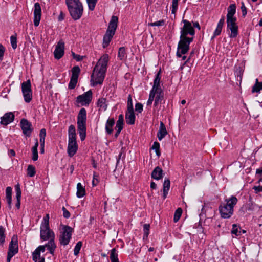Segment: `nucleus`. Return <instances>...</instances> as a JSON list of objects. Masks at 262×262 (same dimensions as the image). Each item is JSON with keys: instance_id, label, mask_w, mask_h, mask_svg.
<instances>
[{"instance_id": "f257e3e1", "label": "nucleus", "mask_w": 262, "mask_h": 262, "mask_svg": "<svg viewBox=\"0 0 262 262\" xmlns=\"http://www.w3.org/2000/svg\"><path fill=\"white\" fill-rule=\"evenodd\" d=\"M182 22L184 24L181 28V35L180 41L178 42L177 56L181 57V54H186L189 50V46L193 40V36L195 30L191 23L186 19H183Z\"/></svg>"}, {"instance_id": "f03ea898", "label": "nucleus", "mask_w": 262, "mask_h": 262, "mask_svg": "<svg viewBox=\"0 0 262 262\" xmlns=\"http://www.w3.org/2000/svg\"><path fill=\"white\" fill-rule=\"evenodd\" d=\"M108 58L109 56L107 54H104L94 67L91 76V81L93 86L103 83L107 68Z\"/></svg>"}, {"instance_id": "7ed1b4c3", "label": "nucleus", "mask_w": 262, "mask_h": 262, "mask_svg": "<svg viewBox=\"0 0 262 262\" xmlns=\"http://www.w3.org/2000/svg\"><path fill=\"white\" fill-rule=\"evenodd\" d=\"M68 11L74 20H79L83 13V7L80 0H66Z\"/></svg>"}, {"instance_id": "20e7f679", "label": "nucleus", "mask_w": 262, "mask_h": 262, "mask_svg": "<svg viewBox=\"0 0 262 262\" xmlns=\"http://www.w3.org/2000/svg\"><path fill=\"white\" fill-rule=\"evenodd\" d=\"M226 203H222L219 207V210L222 218L228 219L233 213L234 206L237 202V199L235 196H232L229 199H226Z\"/></svg>"}, {"instance_id": "39448f33", "label": "nucleus", "mask_w": 262, "mask_h": 262, "mask_svg": "<svg viewBox=\"0 0 262 262\" xmlns=\"http://www.w3.org/2000/svg\"><path fill=\"white\" fill-rule=\"evenodd\" d=\"M73 232V229L72 227L68 225L63 226L59 236L60 243L64 246L68 245L71 239Z\"/></svg>"}, {"instance_id": "423d86ee", "label": "nucleus", "mask_w": 262, "mask_h": 262, "mask_svg": "<svg viewBox=\"0 0 262 262\" xmlns=\"http://www.w3.org/2000/svg\"><path fill=\"white\" fill-rule=\"evenodd\" d=\"M21 89L25 102H30L32 99L31 84L30 80L21 83Z\"/></svg>"}, {"instance_id": "0eeeda50", "label": "nucleus", "mask_w": 262, "mask_h": 262, "mask_svg": "<svg viewBox=\"0 0 262 262\" xmlns=\"http://www.w3.org/2000/svg\"><path fill=\"white\" fill-rule=\"evenodd\" d=\"M236 19H227V27L231 31L230 38H235L238 35V26L236 24Z\"/></svg>"}, {"instance_id": "6e6552de", "label": "nucleus", "mask_w": 262, "mask_h": 262, "mask_svg": "<svg viewBox=\"0 0 262 262\" xmlns=\"http://www.w3.org/2000/svg\"><path fill=\"white\" fill-rule=\"evenodd\" d=\"M92 92L89 90L83 94L79 95L77 97V102L80 103L82 105H89L92 99Z\"/></svg>"}, {"instance_id": "1a4fd4ad", "label": "nucleus", "mask_w": 262, "mask_h": 262, "mask_svg": "<svg viewBox=\"0 0 262 262\" xmlns=\"http://www.w3.org/2000/svg\"><path fill=\"white\" fill-rule=\"evenodd\" d=\"M23 134L27 137H30L33 129L32 124L26 119L23 118L20 123Z\"/></svg>"}, {"instance_id": "9d476101", "label": "nucleus", "mask_w": 262, "mask_h": 262, "mask_svg": "<svg viewBox=\"0 0 262 262\" xmlns=\"http://www.w3.org/2000/svg\"><path fill=\"white\" fill-rule=\"evenodd\" d=\"M40 226V238L43 241H47L51 237H55L54 232L50 229L49 226L47 227Z\"/></svg>"}, {"instance_id": "9b49d317", "label": "nucleus", "mask_w": 262, "mask_h": 262, "mask_svg": "<svg viewBox=\"0 0 262 262\" xmlns=\"http://www.w3.org/2000/svg\"><path fill=\"white\" fill-rule=\"evenodd\" d=\"M64 43L60 40L56 46L55 50L54 52L55 58L57 59H60L64 55Z\"/></svg>"}, {"instance_id": "f8f14e48", "label": "nucleus", "mask_w": 262, "mask_h": 262, "mask_svg": "<svg viewBox=\"0 0 262 262\" xmlns=\"http://www.w3.org/2000/svg\"><path fill=\"white\" fill-rule=\"evenodd\" d=\"M41 9L39 3H36L34 4V26L37 27L41 19Z\"/></svg>"}, {"instance_id": "ddd939ff", "label": "nucleus", "mask_w": 262, "mask_h": 262, "mask_svg": "<svg viewBox=\"0 0 262 262\" xmlns=\"http://www.w3.org/2000/svg\"><path fill=\"white\" fill-rule=\"evenodd\" d=\"M18 252V240L16 235L12 237L11 241L9 246L8 252L11 253H14L15 255Z\"/></svg>"}, {"instance_id": "4468645a", "label": "nucleus", "mask_w": 262, "mask_h": 262, "mask_svg": "<svg viewBox=\"0 0 262 262\" xmlns=\"http://www.w3.org/2000/svg\"><path fill=\"white\" fill-rule=\"evenodd\" d=\"M118 18L116 16H112L111 17V21L108 24V28L106 31L115 34V31L117 27V23Z\"/></svg>"}, {"instance_id": "2eb2a0df", "label": "nucleus", "mask_w": 262, "mask_h": 262, "mask_svg": "<svg viewBox=\"0 0 262 262\" xmlns=\"http://www.w3.org/2000/svg\"><path fill=\"white\" fill-rule=\"evenodd\" d=\"M1 124L4 125H7L14 119V115L12 112L6 113L1 118Z\"/></svg>"}, {"instance_id": "dca6fc26", "label": "nucleus", "mask_w": 262, "mask_h": 262, "mask_svg": "<svg viewBox=\"0 0 262 262\" xmlns=\"http://www.w3.org/2000/svg\"><path fill=\"white\" fill-rule=\"evenodd\" d=\"M77 129L81 140H84L86 137V123L77 122Z\"/></svg>"}, {"instance_id": "f3484780", "label": "nucleus", "mask_w": 262, "mask_h": 262, "mask_svg": "<svg viewBox=\"0 0 262 262\" xmlns=\"http://www.w3.org/2000/svg\"><path fill=\"white\" fill-rule=\"evenodd\" d=\"M161 71L160 70L156 74L155 79L154 80V85L151 90L155 92H161L163 91L160 85V79H161Z\"/></svg>"}, {"instance_id": "a211bd4d", "label": "nucleus", "mask_w": 262, "mask_h": 262, "mask_svg": "<svg viewBox=\"0 0 262 262\" xmlns=\"http://www.w3.org/2000/svg\"><path fill=\"white\" fill-rule=\"evenodd\" d=\"M125 119L127 124L130 125H133L135 124V115L134 110H131V111L127 110L125 114Z\"/></svg>"}, {"instance_id": "6ab92c4d", "label": "nucleus", "mask_w": 262, "mask_h": 262, "mask_svg": "<svg viewBox=\"0 0 262 262\" xmlns=\"http://www.w3.org/2000/svg\"><path fill=\"white\" fill-rule=\"evenodd\" d=\"M78 144L77 142H68V153L70 157H72L77 152Z\"/></svg>"}, {"instance_id": "aec40b11", "label": "nucleus", "mask_w": 262, "mask_h": 262, "mask_svg": "<svg viewBox=\"0 0 262 262\" xmlns=\"http://www.w3.org/2000/svg\"><path fill=\"white\" fill-rule=\"evenodd\" d=\"M163 170L161 168L157 166L155 168L151 174V177L155 180H159L163 178Z\"/></svg>"}, {"instance_id": "412c9836", "label": "nucleus", "mask_w": 262, "mask_h": 262, "mask_svg": "<svg viewBox=\"0 0 262 262\" xmlns=\"http://www.w3.org/2000/svg\"><path fill=\"white\" fill-rule=\"evenodd\" d=\"M236 7L235 4H232L228 7L227 19H236V18L234 16L236 13Z\"/></svg>"}, {"instance_id": "4be33fe9", "label": "nucleus", "mask_w": 262, "mask_h": 262, "mask_svg": "<svg viewBox=\"0 0 262 262\" xmlns=\"http://www.w3.org/2000/svg\"><path fill=\"white\" fill-rule=\"evenodd\" d=\"M69 141L68 142H74L76 141V135L75 132V127L73 125H71L69 127L68 130Z\"/></svg>"}, {"instance_id": "5701e85b", "label": "nucleus", "mask_w": 262, "mask_h": 262, "mask_svg": "<svg viewBox=\"0 0 262 262\" xmlns=\"http://www.w3.org/2000/svg\"><path fill=\"white\" fill-rule=\"evenodd\" d=\"M115 119L113 118H109L106 121L105 124V130L107 134L111 135L113 133V127L115 124Z\"/></svg>"}, {"instance_id": "b1692460", "label": "nucleus", "mask_w": 262, "mask_h": 262, "mask_svg": "<svg viewBox=\"0 0 262 262\" xmlns=\"http://www.w3.org/2000/svg\"><path fill=\"white\" fill-rule=\"evenodd\" d=\"M170 181L169 179H165L164 180L163 185V198L164 199H166L167 195L168 193V191L170 189Z\"/></svg>"}, {"instance_id": "393cba45", "label": "nucleus", "mask_w": 262, "mask_h": 262, "mask_svg": "<svg viewBox=\"0 0 262 262\" xmlns=\"http://www.w3.org/2000/svg\"><path fill=\"white\" fill-rule=\"evenodd\" d=\"M86 111L84 108L80 110L77 116V122L86 123Z\"/></svg>"}, {"instance_id": "a878e982", "label": "nucleus", "mask_w": 262, "mask_h": 262, "mask_svg": "<svg viewBox=\"0 0 262 262\" xmlns=\"http://www.w3.org/2000/svg\"><path fill=\"white\" fill-rule=\"evenodd\" d=\"M15 190H16V198L17 200L16 203L15 204L16 207L18 209L20 207V198H21V190L20 188V186L19 184H17L15 185Z\"/></svg>"}, {"instance_id": "bb28decb", "label": "nucleus", "mask_w": 262, "mask_h": 262, "mask_svg": "<svg viewBox=\"0 0 262 262\" xmlns=\"http://www.w3.org/2000/svg\"><path fill=\"white\" fill-rule=\"evenodd\" d=\"M114 35V34H113L112 33H111L107 31L106 32L103 38V47L104 48L107 47L108 46Z\"/></svg>"}, {"instance_id": "cd10ccee", "label": "nucleus", "mask_w": 262, "mask_h": 262, "mask_svg": "<svg viewBox=\"0 0 262 262\" xmlns=\"http://www.w3.org/2000/svg\"><path fill=\"white\" fill-rule=\"evenodd\" d=\"M164 99V92L163 91L158 92L155 96V100L154 102V106H157L159 104L162 103V101Z\"/></svg>"}, {"instance_id": "c85d7f7f", "label": "nucleus", "mask_w": 262, "mask_h": 262, "mask_svg": "<svg viewBox=\"0 0 262 262\" xmlns=\"http://www.w3.org/2000/svg\"><path fill=\"white\" fill-rule=\"evenodd\" d=\"M97 106L104 111L107 109V104L106 103V99L104 98H99L97 102Z\"/></svg>"}, {"instance_id": "c756f323", "label": "nucleus", "mask_w": 262, "mask_h": 262, "mask_svg": "<svg viewBox=\"0 0 262 262\" xmlns=\"http://www.w3.org/2000/svg\"><path fill=\"white\" fill-rule=\"evenodd\" d=\"M77 196L79 198L83 197L85 194V190L84 188L82 186L80 183H78L77 185Z\"/></svg>"}, {"instance_id": "7c9ffc66", "label": "nucleus", "mask_w": 262, "mask_h": 262, "mask_svg": "<svg viewBox=\"0 0 262 262\" xmlns=\"http://www.w3.org/2000/svg\"><path fill=\"white\" fill-rule=\"evenodd\" d=\"M262 90V82H259L258 79H256V82L252 86V93H258Z\"/></svg>"}, {"instance_id": "2f4dec72", "label": "nucleus", "mask_w": 262, "mask_h": 262, "mask_svg": "<svg viewBox=\"0 0 262 262\" xmlns=\"http://www.w3.org/2000/svg\"><path fill=\"white\" fill-rule=\"evenodd\" d=\"M80 72V69L78 66H74L72 69V76L71 78L78 79Z\"/></svg>"}, {"instance_id": "473e14b6", "label": "nucleus", "mask_w": 262, "mask_h": 262, "mask_svg": "<svg viewBox=\"0 0 262 262\" xmlns=\"http://www.w3.org/2000/svg\"><path fill=\"white\" fill-rule=\"evenodd\" d=\"M110 259L111 262L119 261L118 253L117 252V250L115 248L112 249L111 251Z\"/></svg>"}, {"instance_id": "72a5a7b5", "label": "nucleus", "mask_w": 262, "mask_h": 262, "mask_svg": "<svg viewBox=\"0 0 262 262\" xmlns=\"http://www.w3.org/2000/svg\"><path fill=\"white\" fill-rule=\"evenodd\" d=\"M27 175L30 177H33L35 176L36 171L35 167L32 165H29L27 168Z\"/></svg>"}, {"instance_id": "f704fd0d", "label": "nucleus", "mask_w": 262, "mask_h": 262, "mask_svg": "<svg viewBox=\"0 0 262 262\" xmlns=\"http://www.w3.org/2000/svg\"><path fill=\"white\" fill-rule=\"evenodd\" d=\"M182 213V209L181 208H178L175 211L173 217V221L174 223L177 222L180 219Z\"/></svg>"}, {"instance_id": "c9c22d12", "label": "nucleus", "mask_w": 262, "mask_h": 262, "mask_svg": "<svg viewBox=\"0 0 262 262\" xmlns=\"http://www.w3.org/2000/svg\"><path fill=\"white\" fill-rule=\"evenodd\" d=\"M40 252L36 248L32 253V259L34 262H37L38 259H41Z\"/></svg>"}, {"instance_id": "e433bc0d", "label": "nucleus", "mask_w": 262, "mask_h": 262, "mask_svg": "<svg viewBox=\"0 0 262 262\" xmlns=\"http://www.w3.org/2000/svg\"><path fill=\"white\" fill-rule=\"evenodd\" d=\"M5 228L2 226H0V244L2 246L5 241Z\"/></svg>"}, {"instance_id": "4c0bfd02", "label": "nucleus", "mask_w": 262, "mask_h": 262, "mask_svg": "<svg viewBox=\"0 0 262 262\" xmlns=\"http://www.w3.org/2000/svg\"><path fill=\"white\" fill-rule=\"evenodd\" d=\"M118 58L120 60H123L126 57L125 49L124 47H121L119 49L118 51Z\"/></svg>"}, {"instance_id": "58836bf2", "label": "nucleus", "mask_w": 262, "mask_h": 262, "mask_svg": "<svg viewBox=\"0 0 262 262\" xmlns=\"http://www.w3.org/2000/svg\"><path fill=\"white\" fill-rule=\"evenodd\" d=\"M157 92H155L153 90H151L150 92L149 99L147 102V105H150L152 101H154V98L155 97V95H156Z\"/></svg>"}, {"instance_id": "ea45409f", "label": "nucleus", "mask_w": 262, "mask_h": 262, "mask_svg": "<svg viewBox=\"0 0 262 262\" xmlns=\"http://www.w3.org/2000/svg\"><path fill=\"white\" fill-rule=\"evenodd\" d=\"M150 225L149 224H145L143 225L144 235L143 239L147 238L149 233Z\"/></svg>"}, {"instance_id": "a19ab883", "label": "nucleus", "mask_w": 262, "mask_h": 262, "mask_svg": "<svg viewBox=\"0 0 262 262\" xmlns=\"http://www.w3.org/2000/svg\"><path fill=\"white\" fill-rule=\"evenodd\" d=\"M167 134L166 129H159L157 133V137L159 141H161Z\"/></svg>"}, {"instance_id": "79ce46f5", "label": "nucleus", "mask_w": 262, "mask_h": 262, "mask_svg": "<svg viewBox=\"0 0 262 262\" xmlns=\"http://www.w3.org/2000/svg\"><path fill=\"white\" fill-rule=\"evenodd\" d=\"M151 148L155 150L156 154L158 157L161 155L160 151V144L157 142H155L152 146Z\"/></svg>"}, {"instance_id": "37998d69", "label": "nucleus", "mask_w": 262, "mask_h": 262, "mask_svg": "<svg viewBox=\"0 0 262 262\" xmlns=\"http://www.w3.org/2000/svg\"><path fill=\"white\" fill-rule=\"evenodd\" d=\"M82 246V243L81 241H79L76 245L74 249V254L75 255H77L81 249Z\"/></svg>"}, {"instance_id": "c03bdc74", "label": "nucleus", "mask_w": 262, "mask_h": 262, "mask_svg": "<svg viewBox=\"0 0 262 262\" xmlns=\"http://www.w3.org/2000/svg\"><path fill=\"white\" fill-rule=\"evenodd\" d=\"M89 10H94L97 0H86Z\"/></svg>"}, {"instance_id": "a18cd8bd", "label": "nucleus", "mask_w": 262, "mask_h": 262, "mask_svg": "<svg viewBox=\"0 0 262 262\" xmlns=\"http://www.w3.org/2000/svg\"><path fill=\"white\" fill-rule=\"evenodd\" d=\"M77 81L78 79L71 78L70 81L68 85L69 89L70 90L74 89L76 85Z\"/></svg>"}, {"instance_id": "49530a36", "label": "nucleus", "mask_w": 262, "mask_h": 262, "mask_svg": "<svg viewBox=\"0 0 262 262\" xmlns=\"http://www.w3.org/2000/svg\"><path fill=\"white\" fill-rule=\"evenodd\" d=\"M10 41L12 48L15 49L17 48V38L16 35H12L10 37Z\"/></svg>"}, {"instance_id": "de8ad7c7", "label": "nucleus", "mask_w": 262, "mask_h": 262, "mask_svg": "<svg viewBox=\"0 0 262 262\" xmlns=\"http://www.w3.org/2000/svg\"><path fill=\"white\" fill-rule=\"evenodd\" d=\"M231 233L233 234H235L236 236L241 235V231H238L237 224H234L232 225Z\"/></svg>"}, {"instance_id": "09e8293b", "label": "nucleus", "mask_w": 262, "mask_h": 262, "mask_svg": "<svg viewBox=\"0 0 262 262\" xmlns=\"http://www.w3.org/2000/svg\"><path fill=\"white\" fill-rule=\"evenodd\" d=\"M179 0H172L171 13L175 14L178 7V2Z\"/></svg>"}, {"instance_id": "8fccbe9b", "label": "nucleus", "mask_w": 262, "mask_h": 262, "mask_svg": "<svg viewBox=\"0 0 262 262\" xmlns=\"http://www.w3.org/2000/svg\"><path fill=\"white\" fill-rule=\"evenodd\" d=\"M242 74H243V72L242 71V69H241V68L239 67L238 69H237L235 72V76L237 77V81H241L242 79Z\"/></svg>"}, {"instance_id": "3c124183", "label": "nucleus", "mask_w": 262, "mask_h": 262, "mask_svg": "<svg viewBox=\"0 0 262 262\" xmlns=\"http://www.w3.org/2000/svg\"><path fill=\"white\" fill-rule=\"evenodd\" d=\"M165 24V21L162 19L154 23H149L148 24L149 26H162Z\"/></svg>"}, {"instance_id": "603ef678", "label": "nucleus", "mask_w": 262, "mask_h": 262, "mask_svg": "<svg viewBox=\"0 0 262 262\" xmlns=\"http://www.w3.org/2000/svg\"><path fill=\"white\" fill-rule=\"evenodd\" d=\"M127 110L131 111V110L133 109V105L132 102V96L130 95H129L127 98Z\"/></svg>"}, {"instance_id": "864d4df0", "label": "nucleus", "mask_w": 262, "mask_h": 262, "mask_svg": "<svg viewBox=\"0 0 262 262\" xmlns=\"http://www.w3.org/2000/svg\"><path fill=\"white\" fill-rule=\"evenodd\" d=\"M49 215L47 214L43 218V222L41 224V226H45L44 228L47 229V227L49 226Z\"/></svg>"}, {"instance_id": "5fc2aeb1", "label": "nucleus", "mask_w": 262, "mask_h": 262, "mask_svg": "<svg viewBox=\"0 0 262 262\" xmlns=\"http://www.w3.org/2000/svg\"><path fill=\"white\" fill-rule=\"evenodd\" d=\"M12 188L11 187H7L6 189V199L12 198Z\"/></svg>"}, {"instance_id": "6e6d98bb", "label": "nucleus", "mask_w": 262, "mask_h": 262, "mask_svg": "<svg viewBox=\"0 0 262 262\" xmlns=\"http://www.w3.org/2000/svg\"><path fill=\"white\" fill-rule=\"evenodd\" d=\"M143 105L141 103H137L135 105V110L141 113L143 111Z\"/></svg>"}, {"instance_id": "4d7b16f0", "label": "nucleus", "mask_w": 262, "mask_h": 262, "mask_svg": "<svg viewBox=\"0 0 262 262\" xmlns=\"http://www.w3.org/2000/svg\"><path fill=\"white\" fill-rule=\"evenodd\" d=\"M222 29L220 28H217V27H216V29H215V31H214L213 35V36L211 37V40H213V39L214 38V37H215V36L219 35L221 34V32H222Z\"/></svg>"}, {"instance_id": "13d9d810", "label": "nucleus", "mask_w": 262, "mask_h": 262, "mask_svg": "<svg viewBox=\"0 0 262 262\" xmlns=\"http://www.w3.org/2000/svg\"><path fill=\"white\" fill-rule=\"evenodd\" d=\"M62 210L63 211V216L64 218L68 219L70 216V213L68 210L66 209V208L64 207H63L62 208Z\"/></svg>"}, {"instance_id": "bf43d9fd", "label": "nucleus", "mask_w": 262, "mask_h": 262, "mask_svg": "<svg viewBox=\"0 0 262 262\" xmlns=\"http://www.w3.org/2000/svg\"><path fill=\"white\" fill-rule=\"evenodd\" d=\"M241 10L242 12V16L245 17L247 14V8L245 6L244 2H242L241 3Z\"/></svg>"}, {"instance_id": "052dcab7", "label": "nucleus", "mask_w": 262, "mask_h": 262, "mask_svg": "<svg viewBox=\"0 0 262 262\" xmlns=\"http://www.w3.org/2000/svg\"><path fill=\"white\" fill-rule=\"evenodd\" d=\"M72 55L73 58L76 60L77 61H80L82 60L83 59V56H81L78 54H76L75 53L73 52H72Z\"/></svg>"}, {"instance_id": "680f3d73", "label": "nucleus", "mask_w": 262, "mask_h": 262, "mask_svg": "<svg viewBox=\"0 0 262 262\" xmlns=\"http://www.w3.org/2000/svg\"><path fill=\"white\" fill-rule=\"evenodd\" d=\"M123 125H124L123 121H117L116 122L115 128H119V129L122 130V129L123 128Z\"/></svg>"}, {"instance_id": "e2e57ef3", "label": "nucleus", "mask_w": 262, "mask_h": 262, "mask_svg": "<svg viewBox=\"0 0 262 262\" xmlns=\"http://www.w3.org/2000/svg\"><path fill=\"white\" fill-rule=\"evenodd\" d=\"M224 23H225V17L223 16L219 20V21L217 24V27L222 29L223 26L224 24Z\"/></svg>"}, {"instance_id": "0e129e2a", "label": "nucleus", "mask_w": 262, "mask_h": 262, "mask_svg": "<svg viewBox=\"0 0 262 262\" xmlns=\"http://www.w3.org/2000/svg\"><path fill=\"white\" fill-rule=\"evenodd\" d=\"M4 52L5 48L2 46V45L0 43V61H2L3 60Z\"/></svg>"}, {"instance_id": "69168bd1", "label": "nucleus", "mask_w": 262, "mask_h": 262, "mask_svg": "<svg viewBox=\"0 0 262 262\" xmlns=\"http://www.w3.org/2000/svg\"><path fill=\"white\" fill-rule=\"evenodd\" d=\"M46 135V130L45 128H42L40 130L39 137L40 138H45Z\"/></svg>"}, {"instance_id": "338daca9", "label": "nucleus", "mask_w": 262, "mask_h": 262, "mask_svg": "<svg viewBox=\"0 0 262 262\" xmlns=\"http://www.w3.org/2000/svg\"><path fill=\"white\" fill-rule=\"evenodd\" d=\"M54 238L55 237H51L49 239L48 242L50 247H53L54 246H56L54 242Z\"/></svg>"}, {"instance_id": "774afa93", "label": "nucleus", "mask_w": 262, "mask_h": 262, "mask_svg": "<svg viewBox=\"0 0 262 262\" xmlns=\"http://www.w3.org/2000/svg\"><path fill=\"white\" fill-rule=\"evenodd\" d=\"M253 189L256 193H258L262 191V186H254Z\"/></svg>"}]
</instances>
